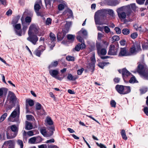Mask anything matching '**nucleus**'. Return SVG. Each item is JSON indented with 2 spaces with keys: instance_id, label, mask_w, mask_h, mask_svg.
<instances>
[{
  "instance_id": "1",
  "label": "nucleus",
  "mask_w": 148,
  "mask_h": 148,
  "mask_svg": "<svg viewBox=\"0 0 148 148\" xmlns=\"http://www.w3.org/2000/svg\"><path fill=\"white\" fill-rule=\"evenodd\" d=\"M137 71L141 75L148 79V70L145 69L143 65L139 64L137 67Z\"/></svg>"
},
{
  "instance_id": "2",
  "label": "nucleus",
  "mask_w": 148,
  "mask_h": 148,
  "mask_svg": "<svg viewBox=\"0 0 148 148\" xmlns=\"http://www.w3.org/2000/svg\"><path fill=\"white\" fill-rule=\"evenodd\" d=\"M106 10L102 9L97 11L96 13L95 16V20L96 25H101L103 24L100 21V17L104 16Z\"/></svg>"
},
{
  "instance_id": "3",
  "label": "nucleus",
  "mask_w": 148,
  "mask_h": 148,
  "mask_svg": "<svg viewBox=\"0 0 148 148\" xmlns=\"http://www.w3.org/2000/svg\"><path fill=\"white\" fill-rule=\"evenodd\" d=\"M28 35L29 37L27 38V40L31 42L34 45H35L38 40V38L37 36L32 34H28Z\"/></svg>"
},
{
  "instance_id": "4",
  "label": "nucleus",
  "mask_w": 148,
  "mask_h": 148,
  "mask_svg": "<svg viewBox=\"0 0 148 148\" xmlns=\"http://www.w3.org/2000/svg\"><path fill=\"white\" fill-rule=\"evenodd\" d=\"M49 73L52 77H55L56 79L60 80L62 79V78L58 76V74L59 73V71L57 70H51L49 71Z\"/></svg>"
},
{
  "instance_id": "5",
  "label": "nucleus",
  "mask_w": 148,
  "mask_h": 148,
  "mask_svg": "<svg viewBox=\"0 0 148 148\" xmlns=\"http://www.w3.org/2000/svg\"><path fill=\"white\" fill-rule=\"evenodd\" d=\"M38 32V29L36 26L34 25H32L29 27L28 32V34H36Z\"/></svg>"
},
{
  "instance_id": "6",
  "label": "nucleus",
  "mask_w": 148,
  "mask_h": 148,
  "mask_svg": "<svg viewBox=\"0 0 148 148\" xmlns=\"http://www.w3.org/2000/svg\"><path fill=\"white\" fill-rule=\"evenodd\" d=\"M15 31L16 34L20 36L22 35V31L21 29V26L20 24L18 23L14 26Z\"/></svg>"
},
{
  "instance_id": "7",
  "label": "nucleus",
  "mask_w": 148,
  "mask_h": 148,
  "mask_svg": "<svg viewBox=\"0 0 148 148\" xmlns=\"http://www.w3.org/2000/svg\"><path fill=\"white\" fill-rule=\"evenodd\" d=\"M115 47L114 45H110L109 51L108 52L109 55H116L117 50L115 49Z\"/></svg>"
},
{
  "instance_id": "8",
  "label": "nucleus",
  "mask_w": 148,
  "mask_h": 148,
  "mask_svg": "<svg viewBox=\"0 0 148 148\" xmlns=\"http://www.w3.org/2000/svg\"><path fill=\"white\" fill-rule=\"evenodd\" d=\"M130 53H128L126 48H121L120 51L119 55L120 56H128L130 55Z\"/></svg>"
},
{
  "instance_id": "9",
  "label": "nucleus",
  "mask_w": 148,
  "mask_h": 148,
  "mask_svg": "<svg viewBox=\"0 0 148 148\" xmlns=\"http://www.w3.org/2000/svg\"><path fill=\"white\" fill-rule=\"evenodd\" d=\"M116 89L117 92L120 94H123L124 86L122 85H117L116 86Z\"/></svg>"
},
{
  "instance_id": "10",
  "label": "nucleus",
  "mask_w": 148,
  "mask_h": 148,
  "mask_svg": "<svg viewBox=\"0 0 148 148\" xmlns=\"http://www.w3.org/2000/svg\"><path fill=\"white\" fill-rule=\"evenodd\" d=\"M8 96L10 101H12V103H13L16 99V97L14 94L12 92L10 91L9 92Z\"/></svg>"
},
{
  "instance_id": "11",
  "label": "nucleus",
  "mask_w": 148,
  "mask_h": 148,
  "mask_svg": "<svg viewBox=\"0 0 148 148\" xmlns=\"http://www.w3.org/2000/svg\"><path fill=\"white\" fill-rule=\"evenodd\" d=\"M120 9L119 8L117 10L118 16L121 19H124L126 17V13L124 12L119 11V10Z\"/></svg>"
},
{
  "instance_id": "12",
  "label": "nucleus",
  "mask_w": 148,
  "mask_h": 148,
  "mask_svg": "<svg viewBox=\"0 0 148 148\" xmlns=\"http://www.w3.org/2000/svg\"><path fill=\"white\" fill-rule=\"evenodd\" d=\"M33 127V126L31 123L27 121H26L25 125V129L27 130H30L32 129Z\"/></svg>"
},
{
  "instance_id": "13",
  "label": "nucleus",
  "mask_w": 148,
  "mask_h": 148,
  "mask_svg": "<svg viewBox=\"0 0 148 148\" xmlns=\"http://www.w3.org/2000/svg\"><path fill=\"white\" fill-rule=\"evenodd\" d=\"M17 114V112L16 110H14L11 114L9 117L8 119V120L9 121H11V118L12 117L13 118H14L16 116Z\"/></svg>"
},
{
  "instance_id": "14",
  "label": "nucleus",
  "mask_w": 148,
  "mask_h": 148,
  "mask_svg": "<svg viewBox=\"0 0 148 148\" xmlns=\"http://www.w3.org/2000/svg\"><path fill=\"white\" fill-rule=\"evenodd\" d=\"M130 91V87L129 86H124V89L123 94H125L129 92Z\"/></svg>"
},
{
  "instance_id": "15",
  "label": "nucleus",
  "mask_w": 148,
  "mask_h": 148,
  "mask_svg": "<svg viewBox=\"0 0 148 148\" xmlns=\"http://www.w3.org/2000/svg\"><path fill=\"white\" fill-rule=\"evenodd\" d=\"M6 145L7 147H12L13 145V143L12 142L11 140H9L6 142H5L3 144V146Z\"/></svg>"
},
{
  "instance_id": "16",
  "label": "nucleus",
  "mask_w": 148,
  "mask_h": 148,
  "mask_svg": "<svg viewBox=\"0 0 148 148\" xmlns=\"http://www.w3.org/2000/svg\"><path fill=\"white\" fill-rule=\"evenodd\" d=\"M130 74V73L125 69H123L122 70V75L124 76H128Z\"/></svg>"
},
{
  "instance_id": "17",
  "label": "nucleus",
  "mask_w": 148,
  "mask_h": 148,
  "mask_svg": "<svg viewBox=\"0 0 148 148\" xmlns=\"http://www.w3.org/2000/svg\"><path fill=\"white\" fill-rule=\"evenodd\" d=\"M99 55H105L106 53V50L105 49H101L99 52H97Z\"/></svg>"
},
{
  "instance_id": "18",
  "label": "nucleus",
  "mask_w": 148,
  "mask_h": 148,
  "mask_svg": "<svg viewBox=\"0 0 148 148\" xmlns=\"http://www.w3.org/2000/svg\"><path fill=\"white\" fill-rule=\"evenodd\" d=\"M81 34H82L84 36H87V35L86 31L82 29L78 32V34L79 35H81Z\"/></svg>"
},
{
  "instance_id": "19",
  "label": "nucleus",
  "mask_w": 148,
  "mask_h": 148,
  "mask_svg": "<svg viewBox=\"0 0 148 148\" xmlns=\"http://www.w3.org/2000/svg\"><path fill=\"white\" fill-rule=\"evenodd\" d=\"M58 64V62L57 61H55L54 62L52 63L49 66V68L50 69L51 68L54 67H56Z\"/></svg>"
},
{
  "instance_id": "20",
  "label": "nucleus",
  "mask_w": 148,
  "mask_h": 148,
  "mask_svg": "<svg viewBox=\"0 0 148 148\" xmlns=\"http://www.w3.org/2000/svg\"><path fill=\"white\" fill-rule=\"evenodd\" d=\"M46 121L48 124L50 125H51L53 124V122L50 117H47Z\"/></svg>"
},
{
  "instance_id": "21",
  "label": "nucleus",
  "mask_w": 148,
  "mask_h": 148,
  "mask_svg": "<svg viewBox=\"0 0 148 148\" xmlns=\"http://www.w3.org/2000/svg\"><path fill=\"white\" fill-rule=\"evenodd\" d=\"M121 135L122 138L123 139L125 140L127 139V138L126 135L125 130H121Z\"/></svg>"
},
{
  "instance_id": "22",
  "label": "nucleus",
  "mask_w": 148,
  "mask_h": 148,
  "mask_svg": "<svg viewBox=\"0 0 148 148\" xmlns=\"http://www.w3.org/2000/svg\"><path fill=\"white\" fill-rule=\"evenodd\" d=\"M64 36V35H63V36H62L61 33H58V34L57 36V40H58L61 41L63 39Z\"/></svg>"
},
{
  "instance_id": "23",
  "label": "nucleus",
  "mask_w": 148,
  "mask_h": 148,
  "mask_svg": "<svg viewBox=\"0 0 148 148\" xmlns=\"http://www.w3.org/2000/svg\"><path fill=\"white\" fill-rule=\"evenodd\" d=\"M10 129L13 132H17V128L15 125H13L10 126Z\"/></svg>"
},
{
  "instance_id": "24",
  "label": "nucleus",
  "mask_w": 148,
  "mask_h": 148,
  "mask_svg": "<svg viewBox=\"0 0 148 148\" xmlns=\"http://www.w3.org/2000/svg\"><path fill=\"white\" fill-rule=\"evenodd\" d=\"M105 10L106 11V12L105 13V14L107 12H108V14H109V15H110L111 16H114V12L112 10H111V9H108V10H107L106 9H105Z\"/></svg>"
},
{
  "instance_id": "25",
  "label": "nucleus",
  "mask_w": 148,
  "mask_h": 148,
  "mask_svg": "<svg viewBox=\"0 0 148 148\" xmlns=\"http://www.w3.org/2000/svg\"><path fill=\"white\" fill-rule=\"evenodd\" d=\"M41 7L40 5L38 3H36L34 6V9L36 11H38L40 9Z\"/></svg>"
},
{
  "instance_id": "26",
  "label": "nucleus",
  "mask_w": 148,
  "mask_h": 148,
  "mask_svg": "<svg viewBox=\"0 0 148 148\" xmlns=\"http://www.w3.org/2000/svg\"><path fill=\"white\" fill-rule=\"evenodd\" d=\"M50 39L52 41H55L56 37L55 35L53 33L51 32L50 34Z\"/></svg>"
},
{
  "instance_id": "27",
  "label": "nucleus",
  "mask_w": 148,
  "mask_h": 148,
  "mask_svg": "<svg viewBox=\"0 0 148 148\" xmlns=\"http://www.w3.org/2000/svg\"><path fill=\"white\" fill-rule=\"evenodd\" d=\"M7 115V113H5L3 114L0 118V122H2L5 119Z\"/></svg>"
},
{
  "instance_id": "28",
  "label": "nucleus",
  "mask_w": 148,
  "mask_h": 148,
  "mask_svg": "<svg viewBox=\"0 0 148 148\" xmlns=\"http://www.w3.org/2000/svg\"><path fill=\"white\" fill-rule=\"evenodd\" d=\"M66 59L68 61H73L75 60V58L73 56H66Z\"/></svg>"
},
{
  "instance_id": "29",
  "label": "nucleus",
  "mask_w": 148,
  "mask_h": 148,
  "mask_svg": "<svg viewBox=\"0 0 148 148\" xmlns=\"http://www.w3.org/2000/svg\"><path fill=\"white\" fill-rule=\"evenodd\" d=\"M122 33L124 35H127L130 33V31L127 29H124L122 30Z\"/></svg>"
},
{
  "instance_id": "30",
  "label": "nucleus",
  "mask_w": 148,
  "mask_h": 148,
  "mask_svg": "<svg viewBox=\"0 0 148 148\" xmlns=\"http://www.w3.org/2000/svg\"><path fill=\"white\" fill-rule=\"evenodd\" d=\"M36 141V137H33L30 138L29 140V142L33 144L35 143Z\"/></svg>"
},
{
  "instance_id": "31",
  "label": "nucleus",
  "mask_w": 148,
  "mask_h": 148,
  "mask_svg": "<svg viewBox=\"0 0 148 148\" xmlns=\"http://www.w3.org/2000/svg\"><path fill=\"white\" fill-rule=\"evenodd\" d=\"M26 101L28 103L29 105L30 106H33L34 104V101L32 100L29 99L28 101V99H27Z\"/></svg>"
},
{
  "instance_id": "32",
  "label": "nucleus",
  "mask_w": 148,
  "mask_h": 148,
  "mask_svg": "<svg viewBox=\"0 0 148 148\" xmlns=\"http://www.w3.org/2000/svg\"><path fill=\"white\" fill-rule=\"evenodd\" d=\"M67 37L68 39L72 41L74 40L75 36L69 34L67 35Z\"/></svg>"
},
{
  "instance_id": "33",
  "label": "nucleus",
  "mask_w": 148,
  "mask_h": 148,
  "mask_svg": "<svg viewBox=\"0 0 148 148\" xmlns=\"http://www.w3.org/2000/svg\"><path fill=\"white\" fill-rule=\"evenodd\" d=\"M67 78L69 80H74L76 78H74L73 76L71 74H69L67 76Z\"/></svg>"
},
{
  "instance_id": "34",
  "label": "nucleus",
  "mask_w": 148,
  "mask_h": 148,
  "mask_svg": "<svg viewBox=\"0 0 148 148\" xmlns=\"http://www.w3.org/2000/svg\"><path fill=\"white\" fill-rule=\"evenodd\" d=\"M104 29L105 33H108L110 31V29L107 26H105L104 27Z\"/></svg>"
},
{
  "instance_id": "35",
  "label": "nucleus",
  "mask_w": 148,
  "mask_h": 148,
  "mask_svg": "<svg viewBox=\"0 0 148 148\" xmlns=\"http://www.w3.org/2000/svg\"><path fill=\"white\" fill-rule=\"evenodd\" d=\"M112 38L113 39V41L115 42L119 40V37L118 36H114L112 37Z\"/></svg>"
},
{
  "instance_id": "36",
  "label": "nucleus",
  "mask_w": 148,
  "mask_h": 148,
  "mask_svg": "<svg viewBox=\"0 0 148 148\" xmlns=\"http://www.w3.org/2000/svg\"><path fill=\"white\" fill-rule=\"evenodd\" d=\"M115 30L116 31L117 34H120L121 33V29L120 28L117 27H115L114 28Z\"/></svg>"
},
{
  "instance_id": "37",
  "label": "nucleus",
  "mask_w": 148,
  "mask_h": 148,
  "mask_svg": "<svg viewBox=\"0 0 148 148\" xmlns=\"http://www.w3.org/2000/svg\"><path fill=\"white\" fill-rule=\"evenodd\" d=\"M18 144L20 146L21 148H23V143L22 141L21 140H19L17 141Z\"/></svg>"
},
{
  "instance_id": "38",
  "label": "nucleus",
  "mask_w": 148,
  "mask_h": 148,
  "mask_svg": "<svg viewBox=\"0 0 148 148\" xmlns=\"http://www.w3.org/2000/svg\"><path fill=\"white\" fill-rule=\"evenodd\" d=\"M52 20L50 18H47V19L46 21V24L47 25H49L51 23Z\"/></svg>"
},
{
  "instance_id": "39",
  "label": "nucleus",
  "mask_w": 148,
  "mask_h": 148,
  "mask_svg": "<svg viewBox=\"0 0 148 148\" xmlns=\"http://www.w3.org/2000/svg\"><path fill=\"white\" fill-rule=\"evenodd\" d=\"M138 36L136 32H134L133 33L131 34V37L133 38L134 39L136 38Z\"/></svg>"
},
{
  "instance_id": "40",
  "label": "nucleus",
  "mask_w": 148,
  "mask_h": 148,
  "mask_svg": "<svg viewBox=\"0 0 148 148\" xmlns=\"http://www.w3.org/2000/svg\"><path fill=\"white\" fill-rule=\"evenodd\" d=\"M6 88H0V98L2 97L3 94V91L5 90Z\"/></svg>"
},
{
  "instance_id": "41",
  "label": "nucleus",
  "mask_w": 148,
  "mask_h": 148,
  "mask_svg": "<svg viewBox=\"0 0 148 148\" xmlns=\"http://www.w3.org/2000/svg\"><path fill=\"white\" fill-rule=\"evenodd\" d=\"M96 47L97 51V52H99L100 50L101 49L102 47L99 43H97L96 45Z\"/></svg>"
},
{
  "instance_id": "42",
  "label": "nucleus",
  "mask_w": 148,
  "mask_h": 148,
  "mask_svg": "<svg viewBox=\"0 0 148 148\" xmlns=\"http://www.w3.org/2000/svg\"><path fill=\"white\" fill-rule=\"evenodd\" d=\"M77 40H78L80 42L82 43L83 42H84L83 39L80 36H78L77 37Z\"/></svg>"
},
{
  "instance_id": "43",
  "label": "nucleus",
  "mask_w": 148,
  "mask_h": 148,
  "mask_svg": "<svg viewBox=\"0 0 148 148\" xmlns=\"http://www.w3.org/2000/svg\"><path fill=\"white\" fill-rule=\"evenodd\" d=\"M79 45V43H78L76 46L74 48V49L76 51H79L80 50V49H81Z\"/></svg>"
},
{
  "instance_id": "44",
  "label": "nucleus",
  "mask_w": 148,
  "mask_h": 148,
  "mask_svg": "<svg viewBox=\"0 0 148 148\" xmlns=\"http://www.w3.org/2000/svg\"><path fill=\"white\" fill-rule=\"evenodd\" d=\"M41 105L38 103H37L36 104V109L37 110H39L41 109Z\"/></svg>"
},
{
  "instance_id": "45",
  "label": "nucleus",
  "mask_w": 148,
  "mask_h": 148,
  "mask_svg": "<svg viewBox=\"0 0 148 148\" xmlns=\"http://www.w3.org/2000/svg\"><path fill=\"white\" fill-rule=\"evenodd\" d=\"M26 118L28 121L32 120L33 118H34L33 116L32 115H27Z\"/></svg>"
},
{
  "instance_id": "46",
  "label": "nucleus",
  "mask_w": 148,
  "mask_h": 148,
  "mask_svg": "<svg viewBox=\"0 0 148 148\" xmlns=\"http://www.w3.org/2000/svg\"><path fill=\"white\" fill-rule=\"evenodd\" d=\"M25 22L26 23H30L31 21V18L29 16H27L25 18Z\"/></svg>"
},
{
  "instance_id": "47",
  "label": "nucleus",
  "mask_w": 148,
  "mask_h": 148,
  "mask_svg": "<svg viewBox=\"0 0 148 148\" xmlns=\"http://www.w3.org/2000/svg\"><path fill=\"white\" fill-rule=\"evenodd\" d=\"M58 8L59 10H62L64 8V6L62 4H59L58 6Z\"/></svg>"
},
{
  "instance_id": "48",
  "label": "nucleus",
  "mask_w": 148,
  "mask_h": 148,
  "mask_svg": "<svg viewBox=\"0 0 148 148\" xmlns=\"http://www.w3.org/2000/svg\"><path fill=\"white\" fill-rule=\"evenodd\" d=\"M40 131L42 134L44 135H45L47 133L46 130L45 129H41Z\"/></svg>"
},
{
  "instance_id": "49",
  "label": "nucleus",
  "mask_w": 148,
  "mask_h": 148,
  "mask_svg": "<svg viewBox=\"0 0 148 148\" xmlns=\"http://www.w3.org/2000/svg\"><path fill=\"white\" fill-rule=\"evenodd\" d=\"M105 64H106V63H100L98 64V66L101 68L103 69L104 66H105Z\"/></svg>"
},
{
  "instance_id": "50",
  "label": "nucleus",
  "mask_w": 148,
  "mask_h": 148,
  "mask_svg": "<svg viewBox=\"0 0 148 148\" xmlns=\"http://www.w3.org/2000/svg\"><path fill=\"white\" fill-rule=\"evenodd\" d=\"M41 51L40 50H36L35 51L36 55L37 56L40 57L41 54Z\"/></svg>"
},
{
  "instance_id": "51",
  "label": "nucleus",
  "mask_w": 148,
  "mask_h": 148,
  "mask_svg": "<svg viewBox=\"0 0 148 148\" xmlns=\"http://www.w3.org/2000/svg\"><path fill=\"white\" fill-rule=\"evenodd\" d=\"M132 8L134 10H135L137 8L135 4V3H132L130 4Z\"/></svg>"
},
{
  "instance_id": "52",
  "label": "nucleus",
  "mask_w": 148,
  "mask_h": 148,
  "mask_svg": "<svg viewBox=\"0 0 148 148\" xmlns=\"http://www.w3.org/2000/svg\"><path fill=\"white\" fill-rule=\"evenodd\" d=\"M134 47H136V49L137 51H139L141 50L140 46L139 44H136V46Z\"/></svg>"
},
{
  "instance_id": "53",
  "label": "nucleus",
  "mask_w": 148,
  "mask_h": 148,
  "mask_svg": "<svg viewBox=\"0 0 148 148\" xmlns=\"http://www.w3.org/2000/svg\"><path fill=\"white\" fill-rule=\"evenodd\" d=\"M49 130H51L52 131H51V134H50V135H51L53 134V131L54 130V127L53 126H50L48 128Z\"/></svg>"
},
{
  "instance_id": "54",
  "label": "nucleus",
  "mask_w": 148,
  "mask_h": 148,
  "mask_svg": "<svg viewBox=\"0 0 148 148\" xmlns=\"http://www.w3.org/2000/svg\"><path fill=\"white\" fill-rule=\"evenodd\" d=\"M116 104V103L114 100H112L110 102V104L112 107H115Z\"/></svg>"
},
{
  "instance_id": "55",
  "label": "nucleus",
  "mask_w": 148,
  "mask_h": 148,
  "mask_svg": "<svg viewBox=\"0 0 148 148\" xmlns=\"http://www.w3.org/2000/svg\"><path fill=\"white\" fill-rule=\"evenodd\" d=\"M130 51L131 53H133L136 51V48L135 47H133L130 49Z\"/></svg>"
},
{
  "instance_id": "56",
  "label": "nucleus",
  "mask_w": 148,
  "mask_h": 148,
  "mask_svg": "<svg viewBox=\"0 0 148 148\" xmlns=\"http://www.w3.org/2000/svg\"><path fill=\"white\" fill-rule=\"evenodd\" d=\"M84 71V69L83 68L80 69L78 70L77 71V73L78 75H80L81 74L83 71Z\"/></svg>"
},
{
  "instance_id": "57",
  "label": "nucleus",
  "mask_w": 148,
  "mask_h": 148,
  "mask_svg": "<svg viewBox=\"0 0 148 148\" xmlns=\"http://www.w3.org/2000/svg\"><path fill=\"white\" fill-rule=\"evenodd\" d=\"M144 111L146 115L148 116V108L147 107H145L144 109Z\"/></svg>"
},
{
  "instance_id": "58",
  "label": "nucleus",
  "mask_w": 148,
  "mask_h": 148,
  "mask_svg": "<svg viewBox=\"0 0 148 148\" xmlns=\"http://www.w3.org/2000/svg\"><path fill=\"white\" fill-rule=\"evenodd\" d=\"M45 1L46 6H47L48 4H49L50 5H51L50 0H45Z\"/></svg>"
},
{
  "instance_id": "59",
  "label": "nucleus",
  "mask_w": 148,
  "mask_h": 148,
  "mask_svg": "<svg viewBox=\"0 0 148 148\" xmlns=\"http://www.w3.org/2000/svg\"><path fill=\"white\" fill-rule=\"evenodd\" d=\"M135 80L136 79L134 77H132L130 78L129 82L130 83H134L135 82Z\"/></svg>"
},
{
  "instance_id": "60",
  "label": "nucleus",
  "mask_w": 148,
  "mask_h": 148,
  "mask_svg": "<svg viewBox=\"0 0 148 148\" xmlns=\"http://www.w3.org/2000/svg\"><path fill=\"white\" fill-rule=\"evenodd\" d=\"M36 141L37 142H40L42 141V139L40 136H38L36 137Z\"/></svg>"
},
{
  "instance_id": "61",
  "label": "nucleus",
  "mask_w": 148,
  "mask_h": 148,
  "mask_svg": "<svg viewBox=\"0 0 148 148\" xmlns=\"http://www.w3.org/2000/svg\"><path fill=\"white\" fill-rule=\"evenodd\" d=\"M27 133L29 136H32L34 135V133L32 130L29 131Z\"/></svg>"
},
{
  "instance_id": "62",
  "label": "nucleus",
  "mask_w": 148,
  "mask_h": 148,
  "mask_svg": "<svg viewBox=\"0 0 148 148\" xmlns=\"http://www.w3.org/2000/svg\"><path fill=\"white\" fill-rule=\"evenodd\" d=\"M79 44L81 49H82L85 48L86 46L84 43H82L81 44L79 43Z\"/></svg>"
},
{
  "instance_id": "63",
  "label": "nucleus",
  "mask_w": 148,
  "mask_h": 148,
  "mask_svg": "<svg viewBox=\"0 0 148 148\" xmlns=\"http://www.w3.org/2000/svg\"><path fill=\"white\" fill-rule=\"evenodd\" d=\"M136 1L140 5L143 4L144 3L142 0H136Z\"/></svg>"
},
{
  "instance_id": "64",
  "label": "nucleus",
  "mask_w": 148,
  "mask_h": 148,
  "mask_svg": "<svg viewBox=\"0 0 148 148\" xmlns=\"http://www.w3.org/2000/svg\"><path fill=\"white\" fill-rule=\"evenodd\" d=\"M12 13V11L10 9L9 10L6 12V14L9 16V15H11Z\"/></svg>"
}]
</instances>
